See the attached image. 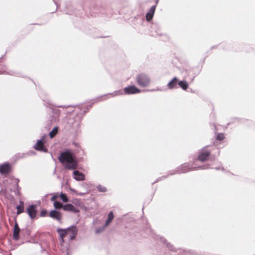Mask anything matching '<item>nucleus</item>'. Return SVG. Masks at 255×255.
<instances>
[{"label":"nucleus","instance_id":"nucleus-24","mask_svg":"<svg viewBox=\"0 0 255 255\" xmlns=\"http://www.w3.org/2000/svg\"><path fill=\"white\" fill-rule=\"evenodd\" d=\"M17 214H20L24 212V207L17 206Z\"/></svg>","mask_w":255,"mask_h":255},{"label":"nucleus","instance_id":"nucleus-28","mask_svg":"<svg viewBox=\"0 0 255 255\" xmlns=\"http://www.w3.org/2000/svg\"><path fill=\"white\" fill-rule=\"evenodd\" d=\"M111 221H110V220H108L107 219L106 221V223L104 225V227L106 228L107 227H108L109 226V225L111 223Z\"/></svg>","mask_w":255,"mask_h":255},{"label":"nucleus","instance_id":"nucleus-9","mask_svg":"<svg viewBox=\"0 0 255 255\" xmlns=\"http://www.w3.org/2000/svg\"><path fill=\"white\" fill-rule=\"evenodd\" d=\"M18 182L19 180L18 179H12V184H13V188H10V189L11 191H13L15 194L17 195L20 196V187L18 186Z\"/></svg>","mask_w":255,"mask_h":255},{"label":"nucleus","instance_id":"nucleus-23","mask_svg":"<svg viewBox=\"0 0 255 255\" xmlns=\"http://www.w3.org/2000/svg\"><path fill=\"white\" fill-rule=\"evenodd\" d=\"M60 197L61 199L64 202H67L68 201V199L65 194L61 193L60 194Z\"/></svg>","mask_w":255,"mask_h":255},{"label":"nucleus","instance_id":"nucleus-18","mask_svg":"<svg viewBox=\"0 0 255 255\" xmlns=\"http://www.w3.org/2000/svg\"><path fill=\"white\" fill-rule=\"evenodd\" d=\"M156 5H153L151 7L149 11L146 14V19L147 21L150 20L153 16L155 10Z\"/></svg>","mask_w":255,"mask_h":255},{"label":"nucleus","instance_id":"nucleus-27","mask_svg":"<svg viewBox=\"0 0 255 255\" xmlns=\"http://www.w3.org/2000/svg\"><path fill=\"white\" fill-rule=\"evenodd\" d=\"M224 138V135L223 133H219L217 136V139L219 140H222Z\"/></svg>","mask_w":255,"mask_h":255},{"label":"nucleus","instance_id":"nucleus-4","mask_svg":"<svg viewBox=\"0 0 255 255\" xmlns=\"http://www.w3.org/2000/svg\"><path fill=\"white\" fill-rule=\"evenodd\" d=\"M46 136V134H44L42 139H38L37 140L36 143L35 144L34 146V148L38 151H42L44 152H47L48 150L47 148L44 146V142H43V139Z\"/></svg>","mask_w":255,"mask_h":255},{"label":"nucleus","instance_id":"nucleus-36","mask_svg":"<svg viewBox=\"0 0 255 255\" xmlns=\"http://www.w3.org/2000/svg\"><path fill=\"white\" fill-rule=\"evenodd\" d=\"M54 2H55V4L57 6V3L55 1V0H53Z\"/></svg>","mask_w":255,"mask_h":255},{"label":"nucleus","instance_id":"nucleus-25","mask_svg":"<svg viewBox=\"0 0 255 255\" xmlns=\"http://www.w3.org/2000/svg\"><path fill=\"white\" fill-rule=\"evenodd\" d=\"M105 229V228L104 226L102 227L99 228L96 230V234H99L100 233H102L104 230Z\"/></svg>","mask_w":255,"mask_h":255},{"label":"nucleus","instance_id":"nucleus-34","mask_svg":"<svg viewBox=\"0 0 255 255\" xmlns=\"http://www.w3.org/2000/svg\"><path fill=\"white\" fill-rule=\"evenodd\" d=\"M5 73H6V72L5 71L0 70V74H4Z\"/></svg>","mask_w":255,"mask_h":255},{"label":"nucleus","instance_id":"nucleus-31","mask_svg":"<svg viewBox=\"0 0 255 255\" xmlns=\"http://www.w3.org/2000/svg\"><path fill=\"white\" fill-rule=\"evenodd\" d=\"M18 206H21V207H24V203H23V202L22 201H19V205H18Z\"/></svg>","mask_w":255,"mask_h":255},{"label":"nucleus","instance_id":"nucleus-5","mask_svg":"<svg viewBox=\"0 0 255 255\" xmlns=\"http://www.w3.org/2000/svg\"><path fill=\"white\" fill-rule=\"evenodd\" d=\"M67 235L69 237V240L74 239L77 235L78 229L75 226H72L67 228Z\"/></svg>","mask_w":255,"mask_h":255},{"label":"nucleus","instance_id":"nucleus-12","mask_svg":"<svg viewBox=\"0 0 255 255\" xmlns=\"http://www.w3.org/2000/svg\"><path fill=\"white\" fill-rule=\"evenodd\" d=\"M10 170V166L9 163H5L0 165V172L1 174L8 173Z\"/></svg>","mask_w":255,"mask_h":255},{"label":"nucleus","instance_id":"nucleus-19","mask_svg":"<svg viewBox=\"0 0 255 255\" xmlns=\"http://www.w3.org/2000/svg\"><path fill=\"white\" fill-rule=\"evenodd\" d=\"M178 85L184 90H186L188 87V84L185 80L179 81Z\"/></svg>","mask_w":255,"mask_h":255},{"label":"nucleus","instance_id":"nucleus-39","mask_svg":"<svg viewBox=\"0 0 255 255\" xmlns=\"http://www.w3.org/2000/svg\"><path fill=\"white\" fill-rule=\"evenodd\" d=\"M109 97H108V98H109V97H111L110 96H109Z\"/></svg>","mask_w":255,"mask_h":255},{"label":"nucleus","instance_id":"nucleus-21","mask_svg":"<svg viewBox=\"0 0 255 255\" xmlns=\"http://www.w3.org/2000/svg\"><path fill=\"white\" fill-rule=\"evenodd\" d=\"M53 205L56 209H61L62 208H63V207L64 206L61 202L58 201H55L54 202Z\"/></svg>","mask_w":255,"mask_h":255},{"label":"nucleus","instance_id":"nucleus-30","mask_svg":"<svg viewBox=\"0 0 255 255\" xmlns=\"http://www.w3.org/2000/svg\"><path fill=\"white\" fill-rule=\"evenodd\" d=\"M167 247L171 251H174L173 249L172 245H170L169 243H167Z\"/></svg>","mask_w":255,"mask_h":255},{"label":"nucleus","instance_id":"nucleus-37","mask_svg":"<svg viewBox=\"0 0 255 255\" xmlns=\"http://www.w3.org/2000/svg\"><path fill=\"white\" fill-rule=\"evenodd\" d=\"M84 194V193H79V195H83Z\"/></svg>","mask_w":255,"mask_h":255},{"label":"nucleus","instance_id":"nucleus-22","mask_svg":"<svg viewBox=\"0 0 255 255\" xmlns=\"http://www.w3.org/2000/svg\"><path fill=\"white\" fill-rule=\"evenodd\" d=\"M97 189H98V190L99 191V192H105L107 191V188L101 185H98L97 187Z\"/></svg>","mask_w":255,"mask_h":255},{"label":"nucleus","instance_id":"nucleus-40","mask_svg":"<svg viewBox=\"0 0 255 255\" xmlns=\"http://www.w3.org/2000/svg\"><path fill=\"white\" fill-rule=\"evenodd\" d=\"M158 2V0H157V2Z\"/></svg>","mask_w":255,"mask_h":255},{"label":"nucleus","instance_id":"nucleus-17","mask_svg":"<svg viewBox=\"0 0 255 255\" xmlns=\"http://www.w3.org/2000/svg\"><path fill=\"white\" fill-rule=\"evenodd\" d=\"M49 215L51 218L55 219L58 221H60L61 219V214L56 210L51 211L49 213Z\"/></svg>","mask_w":255,"mask_h":255},{"label":"nucleus","instance_id":"nucleus-8","mask_svg":"<svg viewBox=\"0 0 255 255\" xmlns=\"http://www.w3.org/2000/svg\"><path fill=\"white\" fill-rule=\"evenodd\" d=\"M210 154V152L206 148L202 149L199 155L198 159L201 161H204L208 159Z\"/></svg>","mask_w":255,"mask_h":255},{"label":"nucleus","instance_id":"nucleus-15","mask_svg":"<svg viewBox=\"0 0 255 255\" xmlns=\"http://www.w3.org/2000/svg\"><path fill=\"white\" fill-rule=\"evenodd\" d=\"M178 81L176 77H174L171 81H170L167 84V87L169 89H172L173 88H177V85H178Z\"/></svg>","mask_w":255,"mask_h":255},{"label":"nucleus","instance_id":"nucleus-3","mask_svg":"<svg viewBox=\"0 0 255 255\" xmlns=\"http://www.w3.org/2000/svg\"><path fill=\"white\" fill-rule=\"evenodd\" d=\"M209 168L208 165H204L203 166L198 167H191L188 163H184L181 165V170L182 172H186L194 170L197 169H206Z\"/></svg>","mask_w":255,"mask_h":255},{"label":"nucleus","instance_id":"nucleus-14","mask_svg":"<svg viewBox=\"0 0 255 255\" xmlns=\"http://www.w3.org/2000/svg\"><path fill=\"white\" fill-rule=\"evenodd\" d=\"M123 94H124L123 91L122 90H119L114 91L113 93H109L108 94L105 95L103 96L102 97H99L98 99H100L99 100L100 101H101V100H103V99H101L102 98L104 97H107V96H110L112 97H114L116 96L122 95Z\"/></svg>","mask_w":255,"mask_h":255},{"label":"nucleus","instance_id":"nucleus-33","mask_svg":"<svg viewBox=\"0 0 255 255\" xmlns=\"http://www.w3.org/2000/svg\"><path fill=\"white\" fill-rule=\"evenodd\" d=\"M161 90L159 89H157L156 90H154V89H152V90H149V91H160Z\"/></svg>","mask_w":255,"mask_h":255},{"label":"nucleus","instance_id":"nucleus-16","mask_svg":"<svg viewBox=\"0 0 255 255\" xmlns=\"http://www.w3.org/2000/svg\"><path fill=\"white\" fill-rule=\"evenodd\" d=\"M20 232V229L18 226V224L15 222L14 226L13 238L14 240L17 241L19 239V234Z\"/></svg>","mask_w":255,"mask_h":255},{"label":"nucleus","instance_id":"nucleus-32","mask_svg":"<svg viewBox=\"0 0 255 255\" xmlns=\"http://www.w3.org/2000/svg\"><path fill=\"white\" fill-rule=\"evenodd\" d=\"M160 240L162 242H163V243H164V244H166L167 241L165 239L161 238Z\"/></svg>","mask_w":255,"mask_h":255},{"label":"nucleus","instance_id":"nucleus-7","mask_svg":"<svg viewBox=\"0 0 255 255\" xmlns=\"http://www.w3.org/2000/svg\"><path fill=\"white\" fill-rule=\"evenodd\" d=\"M26 212L31 219H34L37 214L36 206L34 205H30L26 209Z\"/></svg>","mask_w":255,"mask_h":255},{"label":"nucleus","instance_id":"nucleus-6","mask_svg":"<svg viewBox=\"0 0 255 255\" xmlns=\"http://www.w3.org/2000/svg\"><path fill=\"white\" fill-rule=\"evenodd\" d=\"M126 94H135L140 92V90L134 85L125 87L124 89Z\"/></svg>","mask_w":255,"mask_h":255},{"label":"nucleus","instance_id":"nucleus-11","mask_svg":"<svg viewBox=\"0 0 255 255\" xmlns=\"http://www.w3.org/2000/svg\"><path fill=\"white\" fill-rule=\"evenodd\" d=\"M73 176L74 178L77 181H83L85 179V175L78 170H75L73 172Z\"/></svg>","mask_w":255,"mask_h":255},{"label":"nucleus","instance_id":"nucleus-20","mask_svg":"<svg viewBox=\"0 0 255 255\" xmlns=\"http://www.w3.org/2000/svg\"><path fill=\"white\" fill-rule=\"evenodd\" d=\"M58 132V128L55 127L52 130L49 132V136L51 138H53Z\"/></svg>","mask_w":255,"mask_h":255},{"label":"nucleus","instance_id":"nucleus-10","mask_svg":"<svg viewBox=\"0 0 255 255\" xmlns=\"http://www.w3.org/2000/svg\"><path fill=\"white\" fill-rule=\"evenodd\" d=\"M57 232H58L60 236V243L61 245L62 246L63 243H64V238L66 237V236L67 235V228L65 229H58L57 230Z\"/></svg>","mask_w":255,"mask_h":255},{"label":"nucleus","instance_id":"nucleus-1","mask_svg":"<svg viewBox=\"0 0 255 255\" xmlns=\"http://www.w3.org/2000/svg\"><path fill=\"white\" fill-rule=\"evenodd\" d=\"M58 159L61 163L64 164L65 168L67 169H75L78 167V162L75 155L70 150H67L62 152Z\"/></svg>","mask_w":255,"mask_h":255},{"label":"nucleus","instance_id":"nucleus-26","mask_svg":"<svg viewBox=\"0 0 255 255\" xmlns=\"http://www.w3.org/2000/svg\"><path fill=\"white\" fill-rule=\"evenodd\" d=\"M114 215L113 212H110L108 215V220H110V221H112V220L114 219Z\"/></svg>","mask_w":255,"mask_h":255},{"label":"nucleus","instance_id":"nucleus-13","mask_svg":"<svg viewBox=\"0 0 255 255\" xmlns=\"http://www.w3.org/2000/svg\"><path fill=\"white\" fill-rule=\"evenodd\" d=\"M63 209L66 211H71L73 213L79 212V210L76 208L73 205L71 204H67L63 207Z\"/></svg>","mask_w":255,"mask_h":255},{"label":"nucleus","instance_id":"nucleus-35","mask_svg":"<svg viewBox=\"0 0 255 255\" xmlns=\"http://www.w3.org/2000/svg\"><path fill=\"white\" fill-rule=\"evenodd\" d=\"M40 215H41V216H42H42H44V213H43V212H42L40 213Z\"/></svg>","mask_w":255,"mask_h":255},{"label":"nucleus","instance_id":"nucleus-2","mask_svg":"<svg viewBox=\"0 0 255 255\" xmlns=\"http://www.w3.org/2000/svg\"><path fill=\"white\" fill-rule=\"evenodd\" d=\"M136 82L141 87H147L150 82L149 78L145 74H140L136 77Z\"/></svg>","mask_w":255,"mask_h":255},{"label":"nucleus","instance_id":"nucleus-29","mask_svg":"<svg viewBox=\"0 0 255 255\" xmlns=\"http://www.w3.org/2000/svg\"><path fill=\"white\" fill-rule=\"evenodd\" d=\"M58 197V196L57 195H53L51 198V201H54L55 202V199Z\"/></svg>","mask_w":255,"mask_h":255},{"label":"nucleus","instance_id":"nucleus-38","mask_svg":"<svg viewBox=\"0 0 255 255\" xmlns=\"http://www.w3.org/2000/svg\"><path fill=\"white\" fill-rule=\"evenodd\" d=\"M216 170H219V168H217H217H216Z\"/></svg>","mask_w":255,"mask_h":255}]
</instances>
